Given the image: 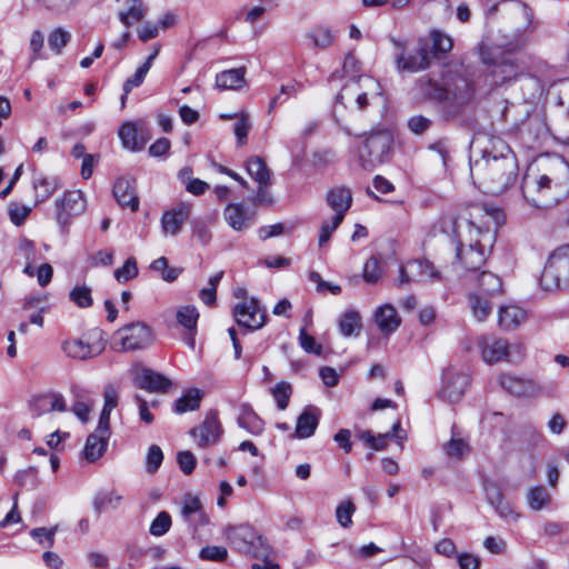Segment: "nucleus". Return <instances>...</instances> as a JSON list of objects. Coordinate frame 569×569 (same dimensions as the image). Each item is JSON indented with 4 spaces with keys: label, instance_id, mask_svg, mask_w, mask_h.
Returning a JSON list of instances; mask_svg holds the SVG:
<instances>
[{
    "label": "nucleus",
    "instance_id": "obj_1",
    "mask_svg": "<svg viewBox=\"0 0 569 569\" xmlns=\"http://www.w3.org/2000/svg\"><path fill=\"white\" fill-rule=\"evenodd\" d=\"M500 211L473 204L457 214L441 218L440 228L457 239L456 257L468 271H477L487 260L496 239Z\"/></svg>",
    "mask_w": 569,
    "mask_h": 569
},
{
    "label": "nucleus",
    "instance_id": "obj_2",
    "mask_svg": "<svg viewBox=\"0 0 569 569\" xmlns=\"http://www.w3.org/2000/svg\"><path fill=\"white\" fill-rule=\"evenodd\" d=\"M481 149L480 158H470V176L473 183L487 194H500L517 179V159L509 146L500 138H491Z\"/></svg>",
    "mask_w": 569,
    "mask_h": 569
},
{
    "label": "nucleus",
    "instance_id": "obj_3",
    "mask_svg": "<svg viewBox=\"0 0 569 569\" xmlns=\"http://www.w3.org/2000/svg\"><path fill=\"white\" fill-rule=\"evenodd\" d=\"M381 96L382 87L375 78L360 74L358 78L349 79L336 97V122L347 134H353L349 126V119L339 113V108L342 107L349 113L350 118L353 119L359 114L366 113Z\"/></svg>",
    "mask_w": 569,
    "mask_h": 569
},
{
    "label": "nucleus",
    "instance_id": "obj_4",
    "mask_svg": "<svg viewBox=\"0 0 569 569\" xmlns=\"http://www.w3.org/2000/svg\"><path fill=\"white\" fill-rule=\"evenodd\" d=\"M417 84L420 92L429 100L437 102L447 116L457 114L472 98V87L462 76L446 78L442 84L421 78Z\"/></svg>",
    "mask_w": 569,
    "mask_h": 569
},
{
    "label": "nucleus",
    "instance_id": "obj_5",
    "mask_svg": "<svg viewBox=\"0 0 569 569\" xmlns=\"http://www.w3.org/2000/svg\"><path fill=\"white\" fill-rule=\"evenodd\" d=\"M523 198L532 207L548 209L557 204L568 192L569 183L556 172L527 173L522 179Z\"/></svg>",
    "mask_w": 569,
    "mask_h": 569
},
{
    "label": "nucleus",
    "instance_id": "obj_6",
    "mask_svg": "<svg viewBox=\"0 0 569 569\" xmlns=\"http://www.w3.org/2000/svg\"><path fill=\"white\" fill-rule=\"evenodd\" d=\"M479 54L482 63L488 67L491 81L496 86L511 82L521 73L520 66L516 59L499 48L480 44Z\"/></svg>",
    "mask_w": 569,
    "mask_h": 569
},
{
    "label": "nucleus",
    "instance_id": "obj_7",
    "mask_svg": "<svg viewBox=\"0 0 569 569\" xmlns=\"http://www.w3.org/2000/svg\"><path fill=\"white\" fill-rule=\"evenodd\" d=\"M545 291L569 289V244L561 246L549 256L540 277Z\"/></svg>",
    "mask_w": 569,
    "mask_h": 569
},
{
    "label": "nucleus",
    "instance_id": "obj_8",
    "mask_svg": "<svg viewBox=\"0 0 569 569\" xmlns=\"http://www.w3.org/2000/svg\"><path fill=\"white\" fill-rule=\"evenodd\" d=\"M274 174L264 158L251 157V206L256 208L274 204L272 186Z\"/></svg>",
    "mask_w": 569,
    "mask_h": 569
},
{
    "label": "nucleus",
    "instance_id": "obj_9",
    "mask_svg": "<svg viewBox=\"0 0 569 569\" xmlns=\"http://www.w3.org/2000/svg\"><path fill=\"white\" fill-rule=\"evenodd\" d=\"M393 143L392 133L387 129L371 132L359 151L360 164L366 170H372L390 159Z\"/></svg>",
    "mask_w": 569,
    "mask_h": 569
},
{
    "label": "nucleus",
    "instance_id": "obj_10",
    "mask_svg": "<svg viewBox=\"0 0 569 569\" xmlns=\"http://www.w3.org/2000/svg\"><path fill=\"white\" fill-rule=\"evenodd\" d=\"M56 221L62 231H68L72 219L87 209V200L80 190H70L56 200Z\"/></svg>",
    "mask_w": 569,
    "mask_h": 569
},
{
    "label": "nucleus",
    "instance_id": "obj_11",
    "mask_svg": "<svg viewBox=\"0 0 569 569\" xmlns=\"http://www.w3.org/2000/svg\"><path fill=\"white\" fill-rule=\"evenodd\" d=\"M151 340L149 327L142 322H134L116 332L114 349L118 351L143 349L151 343Z\"/></svg>",
    "mask_w": 569,
    "mask_h": 569
},
{
    "label": "nucleus",
    "instance_id": "obj_12",
    "mask_svg": "<svg viewBox=\"0 0 569 569\" xmlns=\"http://www.w3.org/2000/svg\"><path fill=\"white\" fill-rule=\"evenodd\" d=\"M395 46L401 49V52L396 57V66L400 71L419 72L430 67V52L426 40L420 39L419 46L415 52L406 53L403 44L393 39Z\"/></svg>",
    "mask_w": 569,
    "mask_h": 569
},
{
    "label": "nucleus",
    "instance_id": "obj_13",
    "mask_svg": "<svg viewBox=\"0 0 569 569\" xmlns=\"http://www.w3.org/2000/svg\"><path fill=\"white\" fill-rule=\"evenodd\" d=\"M470 385V377L467 372L449 369L443 376V385L440 397L451 403L458 402Z\"/></svg>",
    "mask_w": 569,
    "mask_h": 569
},
{
    "label": "nucleus",
    "instance_id": "obj_14",
    "mask_svg": "<svg viewBox=\"0 0 569 569\" xmlns=\"http://www.w3.org/2000/svg\"><path fill=\"white\" fill-rule=\"evenodd\" d=\"M251 569H279L274 552L267 539L251 533Z\"/></svg>",
    "mask_w": 569,
    "mask_h": 569
},
{
    "label": "nucleus",
    "instance_id": "obj_15",
    "mask_svg": "<svg viewBox=\"0 0 569 569\" xmlns=\"http://www.w3.org/2000/svg\"><path fill=\"white\" fill-rule=\"evenodd\" d=\"M249 307L246 302H240L233 308V317L240 329L231 327L228 329V335L233 348V358L236 360L241 358L242 355V339L246 338L249 331Z\"/></svg>",
    "mask_w": 569,
    "mask_h": 569
},
{
    "label": "nucleus",
    "instance_id": "obj_16",
    "mask_svg": "<svg viewBox=\"0 0 569 569\" xmlns=\"http://www.w3.org/2000/svg\"><path fill=\"white\" fill-rule=\"evenodd\" d=\"M61 348L67 357L86 360L100 355L104 350V342L99 339L90 343L79 338H71L64 340Z\"/></svg>",
    "mask_w": 569,
    "mask_h": 569
},
{
    "label": "nucleus",
    "instance_id": "obj_17",
    "mask_svg": "<svg viewBox=\"0 0 569 569\" xmlns=\"http://www.w3.org/2000/svg\"><path fill=\"white\" fill-rule=\"evenodd\" d=\"M190 212V204L184 202L164 211L160 220L162 233L164 236L179 234L184 222L188 220Z\"/></svg>",
    "mask_w": 569,
    "mask_h": 569
},
{
    "label": "nucleus",
    "instance_id": "obj_18",
    "mask_svg": "<svg viewBox=\"0 0 569 569\" xmlns=\"http://www.w3.org/2000/svg\"><path fill=\"white\" fill-rule=\"evenodd\" d=\"M144 121L124 122L118 132L122 146L131 151H139L143 149L148 141V137L144 136Z\"/></svg>",
    "mask_w": 569,
    "mask_h": 569
},
{
    "label": "nucleus",
    "instance_id": "obj_19",
    "mask_svg": "<svg viewBox=\"0 0 569 569\" xmlns=\"http://www.w3.org/2000/svg\"><path fill=\"white\" fill-rule=\"evenodd\" d=\"M190 433L201 448H207L217 443L222 433L217 415H208L203 422L199 427L193 428Z\"/></svg>",
    "mask_w": 569,
    "mask_h": 569
},
{
    "label": "nucleus",
    "instance_id": "obj_20",
    "mask_svg": "<svg viewBox=\"0 0 569 569\" xmlns=\"http://www.w3.org/2000/svg\"><path fill=\"white\" fill-rule=\"evenodd\" d=\"M478 346L481 350L483 361L489 365L508 359L509 346L505 339L481 337L478 340Z\"/></svg>",
    "mask_w": 569,
    "mask_h": 569
},
{
    "label": "nucleus",
    "instance_id": "obj_21",
    "mask_svg": "<svg viewBox=\"0 0 569 569\" xmlns=\"http://www.w3.org/2000/svg\"><path fill=\"white\" fill-rule=\"evenodd\" d=\"M113 196L118 204L122 208H129L137 211L139 208V198L134 189V181L128 178L117 180L113 186Z\"/></svg>",
    "mask_w": 569,
    "mask_h": 569
},
{
    "label": "nucleus",
    "instance_id": "obj_22",
    "mask_svg": "<svg viewBox=\"0 0 569 569\" xmlns=\"http://www.w3.org/2000/svg\"><path fill=\"white\" fill-rule=\"evenodd\" d=\"M136 385L150 392H166L171 381L157 371L143 368L136 376Z\"/></svg>",
    "mask_w": 569,
    "mask_h": 569
},
{
    "label": "nucleus",
    "instance_id": "obj_23",
    "mask_svg": "<svg viewBox=\"0 0 569 569\" xmlns=\"http://www.w3.org/2000/svg\"><path fill=\"white\" fill-rule=\"evenodd\" d=\"M182 518L193 528L203 526L208 522V517L202 508V503L197 496L186 495L181 508Z\"/></svg>",
    "mask_w": 569,
    "mask_h": 569
},
{
    "label": "nucleus",
    "instance_id": "obj_24",
    "mask_svg": "<svg viewBox=\"0 0 569 569\" xmlns=\"http://www.w3.org/2000/svg\"><path fill=\"white\" fill-rule=\"evenodd\" d=\"M499 385L503 390L516 397H528L536 391L532 380L511 373L500 375Z\"/></svg>",
    "mask_w": 569,
    "mask_h": 569
},
{
    "label": "nucleus",
    "instance_id": "obj_25",
    "mask_svg": "<svg viewBox=\"0 0 569 569\" xmlns=\"http://www.w3.org/2000/svg\"><path fill=\"white\" fill-rule=\"evenodd\" d=\"M320 410L316 407H307L302 413L298 417L296 426L297 438H309L311 437L319 423Z\"/></svg>",
    "mask_w": 569,
    "mask_h": 569
},
{
    "label": "nucleus",
    "instance_id": "obj_26",
    "mask_svg": "<svg viewBox=\"0 0 569 569\" xmlns=\"http://www.w3.org/2000/svg\"><path fill=\"white\" fill-rule=\"evenodd\" d=\"M487 499L496 509L498 515L509 521H516L519 515L515 512L511 505L505 499L503 495L496 486L486 487Z\"/></svg>",
    "mask_w": 569,
    "mask_h": 569
},
{
    "label": "nucleus",
    "instance_id": "obj_27",
    "mask_svg": "<svg viewBox=\"0 0 569 569\" xmlns=\"http://www.w3.org/2000/svg\"><path fill=\"white\" fill-rule=\"evenodd\" d=\"M109 438L110 433L102 435L98 430L90 433L83 449L84 459L89 462L99 460L107 450Z\"/></svg>",
    "mask_w": 569,
    "mask_h": 569
},
{
    "label": "nucleus",
    "instance_id": "obj_28",
    "mask_svg": "<svg viewBox=\"0 0 569 569\" xmlns=\"http://www.w3.org/2000/svg\"><path fill=\"white\" fill-rule=\"evenodd\" d=\"M526 320L527 312L517 306H506L499 309L498 323L503 330H516Z\"/></svg>",
    "mask_w": 569,
    "mask_h": 569
},
{
    "label": "nucleus",
    "instance_id": "obj_29",
    "mask_svg": "<svg viewBox=\"0 0 569 569\" xmlns=\"http://www.w3.org/2000/svg\"><path fill=\"white\" fill-rule=\"evenodd\" d=\"M375 321L380 331L385 335H390L400 326V318L397 310L390 305H385L376 311Z\"/></svg>",
    "mask_w": 569,
    "mask_h": 569
},
{
    "label": "nucleus",
    "instance_id": "obj_30",
    "mask_svg": "<svg viewBox=\"0 0 569 569\" xmlns=\"http://www.w3.org/2000/svg\"><path fill=\"white\" fill-rule=\"evenodd\" d=\"M327 202L335 214H341V218H345L352 203L351 191L345 187L335 188L328 192Z\"/></svg>",
    "mask_w": 569,
    "mask_h": 569
},
{
    "label": "nucleus",
    "instance_id": "obj_31",
    "mask_svg": "<svg viewBox=\"0 0 569 569\" xmlns=\"http://www.w3.org/2000/svg\"><path fill=\"white\" fill-rule=\"evenodd\" d=\"M410 273L418 281H438L440 280V272L428 260H415L409 262Z\"/></svg>",
    "mask_w": 569,
    "mask_h": 569
},
{
    "label": "nucleus",
    "instance_id": "obj_32",
    "mask_svg": "<svg viewBox=\"0 0 569 569\" xmlns=\"http://www.w3.org/2000/svg\"><path fill=\"white\" fill-rule=\"evenodd\" d=\"M224 219L234 230H243L247 227V209L242 203H229L224 209Z\"/></svg>",
    "mask_w": 569,
    "mask_h": 569
},
{
    "label": "nucleus",
    "instance_id": "obj_33",
    "mask_svg": "<svg viewBox=\"0 0 569 569\" xmlns=\"http://www.w3.org/2000/svg\"><path fill=\"white\" fill-rule=\"evenodd\" d=\"M246 68L230 69L216 77V84L221 89H237L244 82Z\"/></svg>",
    "mask_w": 569,
    "mask_h": 569
},
{
    "label": "nucleus",
    "instance_id": "obj_34",
    "mask_svg": "<svg viewBox=\"0 0 569 569\" xmlns=\"http://www.w3.org/2000/svg\"><path fill=\"white\" fill-rule=\"evenodd\" d=\"M477 281L481 293L485 296L495 297L502 293V281L500 277L492 272L482 271Z\"/></svg>",
    "mask_w": 569,
    "mask_h": 569
},
{
    "label": "nucleus",
    "instance_id": "obj_35",
    "mask_svg": "<svg viewBox=\"0 0 569 569\" xmlns=\"http://www.w3.org/2000/svg\"><path fill=\"white\" fill-rule=\"evenodd\" d=\"M60 187L57 178L39 176L33 180V189L38 202L48 200L51 194Z\"/></svg>",
    "mask_w": 569,
    "mask_h": 569
},
{
    "label": "nucleus",
    "instance_id": "obj_36",
    "mask_svg": "<svg viewBox=\"0 0 569 569\" xmlns=\"http://www.w3.org/2000/svg\"><path fill=\"white\" fill-rule=\"evenodd\" d=\"M127 6L126 10L119 12V19L124 26L129 27L144 18L147 10L142 0H127Z\"/></svg>",
    "mask_w": 569,
    "mask_h": 569
},
{
    "label": "nucleus",
    "instance_id": "obj_37",
    "mask_svg": "<svg viewBox=\"0 0 569 569\" xmlns=\"http://www.w3.org/2000/svg\"><path fill=\"white\" fill-rule=\"evenodd\" d=\"M66 408V400L60 393H49L37 400V410L39 415L51 411L62 412Z\"/></svg>",
    "mask_w": 569,
    "mask_h": 569
},
{
    "label": "nucleus",
    "instance_id": "obj_38",
    "mask_svg": "<svg viewBox=\"0 0 569 569\" xmlns=\"http://www.w3.org/2000/svg\"><path fill=\"white\" fill-rule=\"evenodd\" d=\"M429 36L431 40L430 52L433 56L446 54L452 50L453 40L449 34L440 30H431Z\"/></svg>",
    "mask_w": 569,
    "mask_h": 569
},
{
    "label": "nucleus",
    "instance_id": "obj_39",
    "mask_svg": "<svg viewBox=\"0 0 569 569\" xmlns=\"http://www.w3.org/2000/svg\"><path fill=\"white\" fill-rule=\"evenodd\" d=\"M227 537L230 543L243 553L249 552V528L244 525L230 527L227 530Z\"/></svg>",
    "mask_w": 569,
    "mask_h": 569
},
{
    "label": "nucleus",
    "instance_id": "obj_40",
    "mask_svg": "<svg viewBox=\"0 0 569 569\" xmlns=\"http://www.w3.org/2000/svg\"><path fill=\"white\" fill-rule=\"evenodd\" d=\"M201 392L198 389H190L179 398L174 403V410L177 413H183L187 411H192L199 408L201 400Z\"/></svg>",
    "mask_w": 569,
    "mask_h": 569
},
{
    "label": "nucleus",
    "instance_id": "obj_41",
    "mask_svg": "<svg viewBox=\"0 0 569 569\" xmlns=\"http://www.w3.org/2000/svg\"><path fill=\"white\" fill-rule=\"evenodd\" d=\"M361 328V317L357 311L350 310L343 313L339 321L340 332L345 337H350L353 333L358 335Z\"/></svg>",
    "mask_w": 569,
    "mask_h": 569
},
{
    "label": "nucleus",
    "instance_id": "obj_42",
    "mask_svg": "<svg viewBox=\"0 0 569 569\" xmlns=\"http://www.w3.org/2000/svg\"><path fill=\"white\" fill-rule=\"evenodd\" d=\"M527 501L532 510H541L549 506L551 498L547 489L542 486L531 488L527 493Z\"/></svg>",
    "mask_w": 569,
    "mask_h": 569
},
{
    "label": "nucleus",
    "instance_id": "obj_43",
    "mask_svg": "<svg viewBox=\"0 0 569 569\" xmlns=\"http://www.w3.org/2000/svg\"><path fill=\"white\" fill-rule=\"evenodd\" d=\"M469 301L472 313L478 321L486 320L491 313L492 306L487 298L478 293H472L469 296Z\"/></svg>",
    "mask_w": 569,
    "mask_h": 569
},
{
    "label": "nucleus",
    "instance_id": "obj_44",
    "mask_svg": "<svg viewBox=\"0 0 569 569\" xmlns=\"http://www.w3.org/2000/svg\"><path fill=\"white\" fill-rule=\"evenodd\" d=\"M199 311L194 306H182L177 310V321L187 330H196Z\"/></svg>",
    "mask_w": 569,
    "mask_h": 569
},
{
    "label": "nucleus",
    "instance_id": "obj_45",
    "mask_svg": "<svg viewBox=\"0 0 569 569\" xmlns=\"http://www.w3.org/2000/svg\"><path fill=\"white\" fill-rule=\"evenodd\" d=\"M222 119H233L237 118V122L233 127V132L237 138V142L239 146H243L247 142V137L249 132V121L246 113H241L239 117L237 114H221Z\"/></svg>",
    "mask_w": 569,
    "mask_h": 569
},
{
    "label": "nucleus",
    "instance_id": "obj_46",
    "mask_svg": "<svg viewBox=\"0 0 569 569\" xmlns=\"http://www.w3.org/2000/svg\"><path fill=\"white\" fill-rule=\"evenodd\" d=\"M123 500V497L116 490L101 492L97 496L94 505L98 510L117 509Z\"/></svg>",
    "mask_w": 569,
    "mask_h": 569
},
{
    "label": "nucleus",
    "instance_id": "obj_47",
    "mask_svg": "<svg viewBox=\"0 0 569 569\" xmlns=\"http://www.w3.org/2000/svg\"><path fill=\"white\" fill-rule=\"evenodd\" d=\"M70 32H68L63 28H56L49 34L48 43L52 51H54L57 54H60L62 52V49L70 41Z\"/></svg>",
    "mask_w": 569,
    "mask_h": 569
},
{
    "label": "nucleus",
    "instance_id": "obj_48",
    "mask_svg": "<svg viewBox=\"0 0 569 569\" xmlns=\"http://www.w3.org/2000/svg\"><path fill=\"white\" fill-rule=\"evenodd\" d=\"M271 392L277 402V407L280 410H284L288 407L292 395L291 385L289 382L281 381L272 388Z\"/></svg>",
    "mask_w": 569,
    "mask_h": 569
},
{
    "label": "nucleus",
    "instance_id": "obj_49",
    "mask_svg": "<svg viewBox=\"0 0 569 569\" xmlns=\"http://www.w3.org/2000/svg\"><path fill=\"white\" fill-rule=\"evenodd\" d=\"M171 527V517L167 511H161L152 520L149 532L154 537H161L169 531Z\"/></svg>",
    "mask_w": 569,
    "mask_h": 569
},
{
    "label": "nucleus",
    "instance_id": "obj_50",
    "mask_svg": "<svg viewBox=\"0 0 569 569\" xmlns=\"http://www.w3.org/2000/svg\"><path fill=\"white\" fill-rule=\"evenodd\" d=\"M70 300L80 308L92 305L91 289L87 286H76L69 293Z\"/></svg>",
    "mask_w": 569,
    "mask_h": 569
},
{
    "label": "nucleus",
    "instance_id": "obj_51",
    "mask_svg": "<svg viewBox=\"0 0 569 569\" xmlns=\"http://www.w3.org/2000/svg\"><path fill=\"white\" fill-rule=\"evenodd\" d=\"M356 507L351 501L341 502L336 510V518L338 523L343 528H349L352 525V516Z\"/></svg>",
    "mask_w": 569,
    "mask_h": 569
},
{
    "label": "nucleus",
    "instance_id": "obj_52",
    "mask_svg": "<svg viewBox=\"0 0 569 569\" xmlns=\"http://www.w3.org/2000/svg\"><path fill=\"white\" fill-rule=\"evenodd\" d=\"M267 322V310L251 297V331L262 328Z\"/></svg>",
    "mask_w": 569,
    "mask_h": 569
},
{
    "label": "nucleus",
    "instance_id": "obj_53",
    "mask_svg": "<svg viewBox=\"0 0 569 569\" xmlns=\"http://www.w3.org/2000/svg\"><path fill=\"white\" fill-rule=\"evenodd\" d=\"M163 453L159 446L152 445L146 457V468L149 473H154L161 466Z\"/></svg>",
    "mask_w": 569,
    "mask_h": 569
},
{
    "label": "nucleus",
    "instance_id": "obj_54",
    "mask_svg": "<svg viewBox=\"0 0 569 569\" xmlns=\"http://www.w3.org/2000/svg\"><path fill=\"white\" fill-rule=\"evenodd\" d=\"M138 274L137 261L134 258H128L124 264L114 270V278L119 282H126Z\"/></svg>",
    "mask_w": 569,
    "mask_h": 569
},
{
    "label": "nucleus",
    "instance_id": "obj_55",
    "mask_svg": "<svg viewBox=\"0 0 569 569\" xmlns=\"http://www.w3.org/2000/svg\"><path fill=\"white\" fill-rule=\"evenodd\" d=\"M58 531V526H54L52 528H34L30 531V536L36 539L39 543L46 546L48 548L53 547L54 545V536Z\"/></svg>",
    "mask_w": 569,
    "mask_h": 569
},
{
    "label": "nucleus",
    "instance_id": "obj_56",
    "mask_svg": "<svg viewBox=\"0 0 569 569\" xmlns=\"http://www.w3.org/2000/svg\"><path fill=\"white\" fill-rule=\"evenodd\" d=\"M299 342L301 348L306 352L313 353L317 356L322 355L323 347L320 343H318L312 336L308 335L305 328L300 329Z\"/></svg>",
    "mask_w": 569,
    "mask_h": 569
},
{
    "label": "nucleus",
    "instance_id": "obj_57",
    "mask_svg": "<svg viewBox=\"0 0 569 569\" xmlns=\"http://www.w3.org/2000/svg\"><path fill=\"white\" fill-rule=\"evenodd\" d=\"M199 557L202 560L224 561L228 557V551L224 547L206 546L200 550Z\"/></svg>",
    "mask_w": 569,
    "mask_h": 569
},
{
    "label": "nucleus",
    "instance_id": "obj_58",
    "mask_svg": "<svg viewBox=\"0 0 569 569\" xmlns=\"http://www.w3.org/2000/svg\"><path fill=\"white\" fill-rule=\"evenodd\" d=\"M342 220L341 214H333L330 221L323 222L319 234V246H323L329 241L332 232L340 226Z\"/></svg>",
    "mask_w": 569,
    "mask_h": 569
},
{
    "label": "nucleus",
    "instance_id": "obj_59",
    "mask_svg": "<svg viewBox=\"0 0 569 569\" xmlns=\"http://www.w3.org/2000/svg\"><path fill=\"white\" fill-rule=\"evenodd\" d=\"M381 277V269L379 266V261L376 258H370L367 260L363 267V279L368 283H376Z\"/></svg>",
    "mask_w": 569,
    "mask_h": 569
},
{
    "label": "nucleus",
    "instance_id": "obj_60",
    "mask_svg": "<svg viewBox=\"0 0 569 569\" xmlns=\"http://www.w3.org/2000/svg\"><path fill=\"white\" fill-rule=\"evenodd\" d=\"M92 405V401L89 399H82L80 396H78L71 410L81 420L82 423H86L89 420V413Z\"/></svg>",
    "mask_w": 569,
    "mask_h": 569
},
{
    "label": "nucleus",
    "instance_id": "obj_61",
    "mask_svg": "<svg viewBox=\"0 0 569 569\" xmlns=\"http://www.w3.org/2000/svg\"><path fill=\"white\" fill-rule=\"evenodd\" d=\"M445 450L451 458H461L469 450V446L463 439L453 437L446 445Z\"/></svg>",
    "mask_w": 569,
    "mask_h": 569
},
{
    "label": "nucleus",
    "instance_id": "obj_62",
    "mask_svg": "<svg viewBox=\"0 0 569 569\" xmlns=\"http://www.w3.org/2000/svg\"><path fill=\"white\" fill-rule=\"evenodd\" d=\"M31 209L27 206H20L18 203H11L9 207V217L13 224L20 226L24 222L29 216Z\"/></svg>",
    "mask_w": 569,
    "mask_h": 569
},
{
    "label": "nucleus",
    "instance_id": "obj_63",
    "mask_svg": "<svg viewBox=\"0 0 569 569\" xmlns=\"http://www.w3.org/2000/svg\"><path fill=\"white\" fill-rule=\"evenodd\" d=\"M148 72L149 69L147 66H140L134 74L128 78L123 83V91L126 94H128L133 88L139 87L143 82Z\"/></svg>",
    "mask_w": 569,
    "mask_h": 569
},
{
    "label": "nucleus",
    "instance_id": "obj_64",
    "mask_svg": "<svg viewBox=\"0 0 569 569\" xmlns=\"http://www.w3.org/2000/svg\"><path fill=\"white\" fill-rule=\"evenodd\" d=\"M177 460L180 469L186 475H190L194 470L196 457L191 451H180L177 456Z\"/></svg>",
    "mask_w": 569,
    "mask_h": 569
}]
</instances>
